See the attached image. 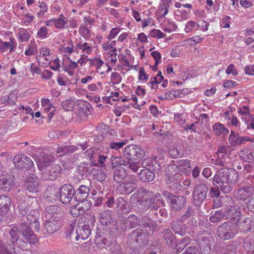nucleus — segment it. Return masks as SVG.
<instances>
[{"label": "nucleus", "instance_id": "f257e3e1", "mask_svg": "<svg viewBox=\"0 0 254 254\" xmlns=\"http://www.w3.org/2000/svg\"><path fill=\"white\" fill-rule=\"evenodd\" d=\"M10 242L13 245L8 250L5 244L0 240V254H31L29 249L24 250L28 244L34 245L38 242L37 236L24 220L17 225H13L8 233Z\"/></svg>", "mask_w": 254, "mask_h": 254}, {"label": "nucleus", "instance_id": "f03ea898", "mask_svg": "<svg viewBox=\"0 0 254 254\" xmlns=\"http://www.w3.org/2000/svg\"><path fill=\"white\" fill-rule=\"evenodd\" d=\"M138 203V208L141 212L149 209L157 210L161 206H164L165 203L159 192H154L144 188L137 190L134 194Z\"/></svg>", "mask_w": 254, "mask_h": 254}, {"label": "nucleus", "instance_id": "7ed1b4c3", "mask_svg": "<svg viewBox=\"0 0 254 254\" xmlns=\"http://www.w3.org/2000/svg\"><path fill=\"white\" fill-rule=\"evenodd\" d=\"M123 154L127 160L130 162L129 169L136 172L139 168V163L145 156V152L139 146L137 145H128L127 146Z\"/></svg>", "mask_w": 254, "mask_h": 254}, {"label": "nucleus", "instance_id": "20e7f679", "mask_svg": "<svg viewBox=\"0 0 254 254\" xmlns=\"http://www.w3.org/2000/svg\"><path fill=\"white\" fill-rule=\"evenodd\" d=\"M55 188L50 187L46 190V194L47 197H51V195L53 194L56 198L59 199L63 204L69 203L72 198L74 197V190L71 185L65 184L58 191L55 193H53L52 191H55Z\"/></svg>", "mask_w": 254, "mask_h": 254}, {"label": "nucleus", "instance_id": "39448f33", "mask_svg": "<svg viewBox=\"0 0 254 254\" xmlns=\"http://www.w3.org/2000/svg\"><path fill=\"white\" fill-rule=\"evenodd\" d=\"M239 233L236 223L227 221L219 225L216 229V235L221 240L227 241L233 239Z\"/></svg>", "mask_w": 254, "mask_h": 254}, {"label": "nucleus", "instance_id": "423d86ee", "mask_svg": "<svg viewBox=\"0 0 254 254\" xmlns=\"http://www.w3.org/2000/svg\"><path fill=\"white\" fill-rule=\"evenodd\" d=\"M209 190V187L206 184L200 183L195 185L192 192L193 205L199 206L206 199Z\"/></svg>", "mask_w": 254, "mask_h": 254}, {"label": "nucleus", "instance_id": "0eeeda50", "mask_svg": "<svg viewBox=\"0 0 254 254\" xmlns=\"http://www.w3.org/2000/svg\"><path fill=\"white\" fill-rule=\"evenodd\" d=\"M47 157L48 158V162L44 164L45 169L42 174L41 178L43 180L54 181L59 177L62 171V168L57 164H51L47 166L46 164L48 162L52 161V156L47 155Z\"/></svg>", "mask_w": 254, "mask_h": 254}, {"label": "nucleus", "instance_id": "6e6552de", "mask_svg": "<svg viewBox=\"0 0 254 254\" xmlns=\"http://www.w3.org/2000/svg\"><path fill=\"white\" fill-rule=\"evenodd\" d=\"M163 196L169 201L171 208L178 211L184 207L186 203L184 197L176 196L167 190H163L162 192Z\"/></svg>", "mask_w": 254, "mask_h": 254}, {"label": "nucleus", "instance_id": "1a4fd4ad", "mask_svg": "<svg viewBox=\"0 0 254 254\" xmlns=\"http://www.w3.org/2000/svg\"><path fill=\"white\" fill-rule=\"evenodd\" d=\"M212 182L216 187L220 189L224 193H230L233 188L232 186L228 185L220 169L216 172L213 177Z\"/></svg>", "mask_w": 254, "mask_h": 254}, {"label": "nucleus", "instance_id": "9d476101", "mask_svg": "<svg viewBox=\"0 0 254 254\" xmlns=\"http://www.w3.org/2000/svg\"><path fill=\"white\" fill-rule=\"evenodd\" d=\"M196 240L202 254H210L213 239L205 233H199L197 235Z\"/></svg>", "mask_w": 254, "mask_h": 254}, {"label": "nucleus", "instance_id": "9b49d317", "mask_svg": "<svg viewBox=\"0 0 254 254\" xmlns=\"http://www.w3.org/2000/svg\"><path fill=\"white\" fill-rule=\"evenodd\" d=\"M13 162L15 166L20 170H31L34 167V163L31 158L24 154L15 155Z\"/></svg>", "mask_w": 254, "mask_h": 254}, {"label": "nucleus", "instance_id": "f8f14e48", "mask_svg": "<svg viewBox=\"0 0 254 254\" xmlns=\"http://www.w3.org/2000/svg\"><path fill=\"white\" fill-rule=\"evenodd\" d=\"M115 241L113 236L105 235L101 232H97L95 239V244L100 249H108Z\"/></svg>", "mask_w": 254, "mask_h": 254}, {"label": "nucleus", "instance_id": "ddd939ff", "mask_svg": "<svg viewBox=\"0 0 254 254\" xmlns=\"http://www.w3.org/2000/svg\"><path fill=\"white\" fill-rule=\"evenodd\" d=\"M13 180L11 176L3 171V166L0 162V189L9 191L12 188Z\"/></svg>", "mask_w": 254, "mask_h": 254}, {"label": "nucleus", "instance_id": "4468645a", "mask_svg": "<svg viewBox=\"0 0 254 254\" xmlns=\"http://www.w3.org/2000/svg\"><path fill=\"white\" fill-rule=\"evenodd\" d=\"M63 223L60 216H51L45 221L44 228L49 234H53L59 231L62 227Z\"/></svg>", "mask_w": 254, "mask_h": 254}, {"label": "nucleus", "instance_id": "2eb2a0df", "mask_svg": "<svg viewBox=\"0 0 254 254\" xmlns=\"http://www.w3.org/2000/svg\"><path fill=\"white\" fill-rule=\"evenodd\" d=\"M254 194V188L251 186L240 187L234 192V197L238 200L245 201Z\"/></svg>", "mask_w": 254, "mask_h": 254}, {"label": "nucleus", "instance_id": "dca6fc26", "mask_svg": "<svg viewBox=\"0 0 254 254\" xmlns=\"http://www.w3.org/2000/svg\"><path fill=\"white\" fill-rule=\"evenodd\" d=\"M91 232V230L89 224L79 222L75 229L74 240L76 241L80 238L82 240H86L89 238Z\"/></svg>", "mask_w": 254, "mask_h": 254}, {"label": "nucleus", "instance_id": "f3484780", "mask_svg": "<svg viewBox=\"0 0 254 254\" xmlns=\"http://www.w3.org/2000/svg\"><path fill=\"white\" fill-rule=\"evenodd\" d=\"M39 179L35 175L31 174L28 177L24 184L25 189L30 192L35 193L39 190Z\"/></svg>", "mask_w": 254, "mask_h": 254}, {"label": "nucleus", "instance_id": "a211bd4d", "mask_svg": "<svg viewBox=\"0 0 254 254\" xmlns=\"http://www.w3.org/2000/svg\"><path fill=\"white\" fill-rule=\"evenodd\" d=\"M137 189V185L132 180H127L118 186L117 190L121 194H129Z\"/></svg>", "mask_w": 254, "mask_h": 254}, {"label": "nucleus", "instance_id": "6ab92c4d", "mask_svg": "<svg viewBox=\"0 0 254 254\" xmlns=\"http://www.w3.org/2000/svg\"><path fill=\"white\" fill-rule=\"evenodd\" d=\"M176 167L174 165L171 164L167 167V170L165 176V181L167 186L170 185V184L176 182L177 180H181L183 176L180 173H176L174 174L173 172L175 171Z\"/></svg>", "mask_w": 254, "mask_h": 254}, {"label": "nucleus", "instance_id": "aec40b11", "mask_svg": "<svg viewBox=\"0 0 254 254\" xmlns=\"http://www.w3.org/2000/svg\"><path fill=\"white\" fill-rule=\"evenodd\" d=\"M228 140L230 145L234 147L244 144L247 141H252L250 137L248 136H241L238 133L232 130L229 136Z\"/></svg>", "mask_w": 254, "mask_h": 254}, {"label": "nucleus", "instance_id": "412c9836", "mask_svg": "<svg viewBox=\"0 0 254 254\" xmlns=\"http://www.w3.org/2000/svg\"><path fill=\"white\" fill-rule=\"evenodd\" d=\"M129 236L139 246H143L148 242V235L142 230H133L129 234Z\"/></svg>", "mask_w": 254, "mask_h": 254}, {"label": "nucleus", "instance_id": "4be33fe9", "mask_svg": "<svg viewBox=\"0 0 254 254\" xmlns=\"http://www.w3.org/2000/svg\"><path fill=\"white\" fill-rule=\"evenodd\" d=\"M220 169L228 185L233 186L239 178L237 171L233 168H222Z\"/></svg>", "mask_w": 254, "mask_h": 254}, {"label": "nucleus", "instance_id": "5701e85b", "mask_svg": "<svg viewBox=\"0 0 254 254\" xmlns=\"http://www.w3.org/2000/svg\"><path fill=\"white\" fill-rule=\"evenodd\" d=\"M224 212L225 216L228 219L237 221L240 219L241 212L238 205L234 204L233 206H230Z\"/></svg>", "mask_w": 254, "mask_h": 254}, {"label": "nucleus", "instance_id": "b1692460", "mask_svg": "<svg viewBox=\"0 0 254 254\" xmlns=\"http://www.w3.org/2000/svg\"><path fill=\"white\" fill-rule=\"evenodd\" d=\"M99 218L102 225L108 226L114 222L115 220L114 213L111 210L103 211L99 213Z\"/></svg>", "mask_w": 254, "mask_h": 254}, {"label": "nucleus", "instance_id": "393cba45", "mask_svg": "<svg viewBox=\"0 0 254 254\" xmlns=\"http://www.w3.org/2000/svg\"><path fill=\"white\" fill-rule=\"evenodd\" d=\"M243 242V248L248 254H254V238L252 236H248L245 238L238 237L236 242Z\"/></svg>", "mask_w": 254, "mask_h": 254}, {"label": "nucleus", "instance_id": "a878e982", "mask_svg": "<svg viewBox=\"0 0 254 254\" xmlns=\"http://www.w3.org/2000/svg\"><path fill=\"white\" fill-rule=\"evenodd\" d=\"M31 199L33 197H30L26 195V194L24 190H19L18 193L16 194V202L18 204V208L19 207H25L31 205L30 204V202Z\"/></svg>", "mask_w": 254, "mask_h": 254}, {"label": "nucleus", "instance_id": "bb28decb", "mask_svg": "<svg viewBox=\"0 0 254 254\" xmlns=\"http://www.w3.org/2000/svg\"><path fill=\"white\" fill-rule=\"evenodd\" d=\"M183 221L180 219H177L173 220L171 224V227L176 234H178L181 236H185L186 232L187 226L186 224H183Z\"/></svg>", "mask_w": 254, "mask_h": 254}, {"label": "nucleus", "instance_id": "cd10ccee", "mask_svg": "<svg viewBox=\"0 0 254 254\" xmlns=\"http://www.w3.org/2000/svg\"><path fill=\"white\" fill-rule=\"evenodd\" d=\"M89 192V187L81 185L76 191L74 190V200L76 201H83L87 198Z\"/></svg>", "mask_w": 254, "mask_h": 254}, {"label": "nucleus", "instance_id": "c85d7f7f", "mask_svg": "<svg viewBox=\"0 0 254 254\" xmlns=\"http://www.w3.org/2000/svg\"><path fill=\"white\" fill-rule=\"evenodd\" d=\"M165 242L170 247L173 248L176 245V238L169 228H166L162 232Z\"/></svg>", "mask_w": 254, "mask_h": 254}, {"label": "nucleus", "instance_id": "c756f323", "mask_svg": "<svg viewBox=\"0 0 254 254\" xmlns=\"http://www.w3.org/2000/svg\"><path fill=\"white\" fill-rule=\"evenodd\" d=\"M138 177L141 182L148 183L153 180L155 174L149 169L145 168L141 170L138 174Z\"/></svg>", "mask_w": 254, "mask_h": 254}, {"label": "nucleus", "instance_id": "7c9ffc66", "mask_svg": "<svg viewBox=\"0 0 254 254\" xmlns=\"http://www.w3.org/2000/svg\"><path fill=\"white\" fill-rule=\"evenodd\" d=\"M114 180L117 183H122L126 178L127 173L126 169L124 167H119L114 171Z\"/></svg>", "mask_w": 254, "mask_h": 254}, {"label": "nucleus", "instance_id": "2f4dec72", "mask_svg": "<svg viewBox=\"0 0 254 254\" xmlns=\"http://www.w3.org/2000/svg\"><path fill=\"white\" fill-rule=\"evenodd\" d=\"M253 221L252 218L250 217H245L238 226V229L240 230L243 233H248L251 230L253 226Z\"/></svg>", "mask_w": 254, "mask_h": 254}, {"label": "nucleus", "instance_id": "473e14b6", "mask_svg": "<svg viewBox=\"0 0 254 254\" xmlns=\"http://www.w3.org/2000/svg\"><path fill=\"white\" fill-rule=\"evenodd\" d=\"M176 168L183 174L190 173V160L188 159H182L177 161V165H174Z\"/></svg>", "mask_w": 254, "mask_h": 254}, {"label": "nucleus", "instance_id": "72a5a7b5", "mask_svg": "<svg viewBox=\"0 0 254 254\" xmlns=\"http://www.w3.org/2000/svg\"><path fill=\"white\" fill-rule=\"evenodd\" d=\"M125 224L124 227L121 229L125 231L127 229H131L134 228L138 224V219L137 217L133 214L130 215L126 219L123 220Z\"/></svg>", "mask_w": 254, "mask_h": 254}, {"label": "nucleus", "instance_id": "f704fd0d", "mask_svg": "<svg viewBox=\"0 0 254 254\" xmlns=\"http://www.w3.org/2000/svg\"><path fill=\"white\" fill-rule=\"evenodd\" d=\"M46 217L55 216L54 215H59L62 216L64 213L62 208L57 205H50L45 208Z\"/></svg>", "mask_w": 254, "mask_h": 254}, {"label": "nucleus", "instance_id": "c9c22d12", "mask_svg": "<svg viewBox=\"0 0 254 254\" xmlns=\"http://www.w3.org/2000/svg\"><path fill=\"white\" fill-rule=\"evenodd\" d=\"M225 217V213L222 210L212 212L209 217V221L212 223H218L223 220Z\"/></svg>", "mask_w": 254, "mask_h": 254}, {"label": "nucleus", "instance_id": "e433bc0d", "mask_svg": "<svg viewBox=\"0 0 254 254\" xmlns=\"http://www.w3.org/2000/svg\"><path fill=\"white\" fill-rule=\"evenodd\" d=\"M11 204V199L9 197L5 195L0 196V210L6 214L9 209Z\"/></svg>", "mask_w": 254, "mask_h": 254}, {"label": "nucleus", "instance_id": "4c0bfd02", "mask_svg": "<svg viewBox=\"0 0 254 254\" xmlns=\"http://www.w3.org/2000/svg\"><path fill=\"white\" fill-rule=\"evenodd\" d=\"M77 149V148L73 145H65L58 147L57 149V153L60 156L64 155L67 154H70L74 152Z\"/></svg>", "mask_w": 254, "mask_h": 254}, {"label": "nucleus", "instance_id": "58836bf2", "mask_svg": "<svg viewBox=\"0 0 254 254\" xmlns=\"http://www.w3.org/2000/svg\"><path fill=\"white\" fill-rule=\"evenodd\" d=\"M10 42H3L1 40H0V51L1 52H4L8 49L10 50V52L13 51L14 47H15V39L13 38H10Z\"/></svg>", "mask_w": 254, "mask_h": 254}, {"label": "nucleus", "instance_id": "ea45409f", "mask_svg": "<svg viewBox=\"0 0 254 254\" xmlns=\"http://www.w3.org/2000/svg\"><path fill=\"white\" fill-rule=\"evenodd\" d=\"M212 128L215 134L218 136L222 134L224 136L227 135L229 132V129L221 123L215 124Z\"/></svg>", "mask_w": 254, "mask_h": 254}, {"label": "nucleus", "instance_id": "a19ab883", "mask_svg": "<svg viewBox=\"0 0 254 254\" xmlns=\"http://www.w3.org/2000/svg\"><path fill=\"white\" fill-rule=\"evenodd\" d=\"M191 242V239L189 236L185 237L182 238L180 242L178 244H176L175 247L176 252L180 253L182 252L188 245H189Z\"/></svg>", "mask_w": 254, "mask_h": 254}, {"label": "nucleus", "instance_id": "79ce46f5", "mask_svg": "<svg viewBox=\"0 0 254 254\" xmlns=\"http://www.w3.org/2000/svg\"><path fill=\"white\" fill-rule=\"evenodd\" d=\"M76 223L75 222H72L67 225L66 229L65 231V234L66 238H69L70 240L74 239L75 236L74 228L75 227Z\"/></svg>", "mask_w": 254, "mask_h": 254}, {"label": "nucleus", "instance_id": "37998d69", "mask_svg": "<svg viewBox=\"0 0 254 254\" xmlns=\"http://www.w3.org/2000/svg\"><path fill=\"white\" fill-rule=\"evenodd\" d=\"M216 159H214V163L218 166L224 167L226 165L227 156L223 154L216 153Z\"/></svg>", "mask_w": 254, "mask_h": 254}, {"label": "nucleus", "instance_id": "c03bdc74", "mask_svg": "<svg viewBox=\"0 0 254 254\" xmlns=\"http://www.w3.org/2000/svg\"><path fill=\"white\" fill-rule=\"evenodd\" d=\"M92 165L91 166H80L77 169V172L83 178L87 174L93 173L94 169L92 168Z\"/></svg>", "mask_w": 254, "mask_h": 254}, {"label": "nucleus", "instance_id": "a18cd8bd", "mask_svg": "<svg viewBox=\"0 0 254 254\" xmlns=\"http://www.w3.org/2000/svg\"><path fill=\"white\" fill-rule=\"evenodd\" d=\"M67 22V19L64 17L62 14L60 15V17L57 19H54V25L56 28L62 29L64 28V25Z\"/></svg>", "mask_w": 254, "mask_h": 254}, {"label": "nucleus", "instance_id": "49530a36", "mask_svg": "<svg viewBox=\"0 0 254 254\" xmlns=\"http://www.w3.org/2000/svg\"><path fill=\"white\" fill-rule=\"evenodd\" d=\"M17 35L21 42H26L30 39L29 33L26 29L24 28H20L18 30Z\"/></svg>", "mask_w": 254, "mask_h": 254}, {"label": "nucleus", "instance_id": "de8ad7c7", "mask_svg": "<svg viewBox=\"0 0 254 254\" xmlns=\"http://www.w3.org/2000/svg\"><path fill=\"white\" fill-rule=\"evenodd\" d=\"M168 153L173 158H176L183 156V151L177 147H172L169 149Z\"/></svg>", "mask_w": 254, "mask_h": 254}, {"label": "nucleus", "instance_id": "09e8293b", "mask_svg": "<svg viewBox=\"0 0 254 254\" xmlns=\"http://www.w3.org/2000/svg\"><path fill=\"white\" fill-rule=\"evenodd\" d=\"M108 251L110 254H121L122 253L121 246L116 241L108 248Z\"/></svg>", "mask_w": 254, "mask_h": 254}, {"label": "nucleus", "instance_id": "8fccbe9b", "mask_svg": "<svg viewBox=\"0 0 254 254\" xmlns=\"http://www.w3.org/2000/svg\"><path fill=\"white\" fill-rule=\"evenodd\" d=\"M62 106L66 111H72L74 107L75 103L72 99H67L62 103Z\"/></svg>", "mask_w": 254, "mask_h": 254}, {"label": "nucleus", "instance_id": "3c124183", "mask_svg": "<svg viewBox=\"0 0 254 254\" xmlns=\"http://www.w3.org/2000/svg\"><path fill=\"white\" fill-rule=\"evenodd\" d=\"M232 149L230 146L222 145L219 147L216 153L223 154L228 157L230 155Z\"/></svg>", "mask_w": 254, "mask_h": 254}, {"label": "nucleus", "instance_id": "603ef678", "mask_svg": "<svg viewBox=\"0 0 254 254\" xmlns=\"http://www.w3.org/2000/svg\"><path fill=\"white\" fill-rule=\"evenodd\" d=\"M241 156L243 160L247 162H251L254 160V155L249 149L243 150Z\"/></svg>", "mask_w": 254, "mask_h": 254}, {"label": "nucleus", "instance_id": "864d4df0", "mask_svg": "<svg viewBox=\"0 0 254 254\" xmlns=\"http://www.w3.org/2000/svg\"><path fill=\"white\" fill-rule=\"evenodd\" d=\"M127 141H112L109 143V147L112 149L116 150H119L120 148H122L124 145H126Z\"/></svg>", "mask_w": 254, "mask_h": 254}, {"label": "nucleus", "instance_id": "5fc2aeb1", "mask_svg": "<svg viewBox=\"0 0 254 254\" xmlns=\"http://www.w3.org/2000/svg\"><path fill=\"white\" fill-rule=\"evenodd\" d=\"M181 180H177L176 182L170 184V185L168 186V189L173 191H178L179 190H182L184 187H183L180 182Z\"/></svg>", "mask_w": 254, "mask_h": 254}, {"label": "nucleus", "instance_id": "6e6d98bb", "mask_svg": "<svg viewBox=\"0 0 254 254\" xmlns=\"http://www.w3.org/2000/svg\"><path fill=\"white\" fill-rule=\"evenodd\" d=\"M181 180H177L176 182L170 184V185L168 186V189L173 191H178L179 190H182L184 187H183L180 182Z\"/></svg>", "mask_w": 254, "mask_h": 254}, {"label": "nucleus", "instance_id": "4d7b16f0", "mask_svg": "<svg viewBox=\"0 0 254 254\" xmlns=\"http://www.w3.org/2000/svg\"><path fill=\"white\" fill-rule=\"evenodd\" d=\"M178 93L179 91H177L176 90L168 91L165 93L164 98H162V100H173L178 98Z\"/></svg>", "mask_w": 254, "mask_h": 254}, {"label": "nucleus", "instance_id": "13d9d810", "mask_svg": "<svg viewBox=\"0 0 254 254\" xmlns=\"http://www.w3.org/2000/svg\"><path fill=\"white\" fill-rule=\"evenodd\" d=\"M194 215V212L190 207H188L185 214L181 217L180 219L185 222L186 219L193 217Z\"/></svg>", "mask_w": 254, "mask_h": 254}, {"label": "nucleus", "instance_id": "bf43d9fd", "mask_svg": "<svg viewBox=\"0 0 254 254\" xmlns=\"http://www.w3.org/2000/svg\"><path fill=\"white\" fill-rule=\"evenodd\" d=\"M154 214L159 219V222L162 223L164 221L163 218H165L167 216V212L165 208H161L159 210H155Z\"/></svg>", "mask_w": 254, "mask_h": 254}, {"label": "nucleus", "instance_id": "052dcab7", "mask_svg": "<svg viewBox=\"0 0 254 254\" xmlns=\"http://www.w3.org/2000/svg\"><path fill=\"white\" fill-rule=\"evenodd\" d=\"M93 176L96 181L100 182L104 181L106 178L105 173L101 170L98 171L96 173L93 172Z\"/></svg>", "mask_w": 254, "mask_h": 254}, {"label": "nucleus", "instance_id": "680f3d73", "mask_svg": "<svg viewBox=\"0 0 254 254\" xmlns=\"http://www.w3.org/2000/svg\"><path fill=\"white\" fill-rule=\"evenodd\" d=\"M98 160L97 163H95L94 161H92L91 165L94 166H102V165L105 162L108 156L106 155H99L98 156Z\"/></svg>", "mask_w": 254, "mask_h": 254}, {"label": "nucleus", "instance_id": "e2e57ef3", "mask_svg": "<svg viewBox=\"0 0 254 254\" xmlns=\"http://www.w3.org/2000/svg\"><path fill=\"white\" fill-rule=\"evenodd\" d=\"M150 35L152 37L157 38L158 39L164 38L166 36L165 34L160 30L156 29L152 30L150 32Z\"/></svg>", "mask_w": 254, "mask_h": 254}, {"label": "nucleus", "instance_id": "0e129e2a", "mask_svg": "<svg viewBox=\"0 0 254 254\" xmlns=\"http://www.w3.org/2000/svg\"><path fill=\"white\" fill-rule=\"evenodd\" d=\"M37 36L41 38L45 39L48 37V29L46 26H42L37 32Z\"/></svg>", "mask_w": 254, "mask_h": 254}, {"label": "nucleus", "instance_id": "69168bd1", "mask_svg": "<svg viewBox=\"0 0 254 254\" xmlns=\"http://www.w3.org/2000/svg\"><path fill=\"white\" fill-rule=\"evenodd\" d=\"M16 101V96L14 93H10L8 95H7V100H6V105H13L15 104Z\"/></svg>", "mask_w": 254, "mask_h": 254}, {"label": "nucleus", "instance_id": "338daca9", "mask_svg": "<svg viewBox=\"0 0 254 254\" xmlns=\"http://www.w3.org/2000/svg\"><path fill=\"white\" fill-rule=\"evenodd\" d=\"M117 208L123 210L126 207V202L123 198L120 197L116 199V201Z\"/></svg>", "mask_w": 254, "mask_h": 254}, {"label": "nucleus", "instance_id": "774afa93", "mask_svg": "<svg viewBox=\"0 0 254 254\" xmlns=\"http://www.w3.org/2000/svg\"><path fill=\"white\" fill-rule=\"evenodd\" d=\"M182 254H199V252L196 247L190 246Z\"/></svg>", "mask_w": 254, "mask_h": 254}]
</instances>
